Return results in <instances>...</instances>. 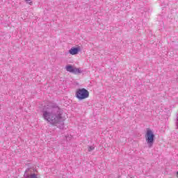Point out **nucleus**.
<instances>
[{
  "mask_svg": "<svg viewBox=\"0 0 178 178\" xmlns=\"http://www.w3.org/2000/svg\"><path fill=\"white\" fill-rule=\"evenodd\" d=\"M24 1H26V2H29V1H31V0H24Z\"/></svg>",
  "mask_w": 178,
  "mask_h": 178,
  "instance_id": "10",
  "label": "nucleus"
},
{
  "mask_svg": "<svg viewBox=\"0 0 178 178\" xmlns=\"http://www.w3.org/2000/svg\"><path fill=\"white\" fill-rule=\"evenodd\" d=\"M154 138L155 135L154 134V131L147 129L145 134V140L149 148H152V145H154Z\"/></svg>",
  "mask_w": 178,
  "mask_h": 178,
  "instance_id": "3",
  "label": "nucleus"
},
{
  "mask_svg": "<svg viewBox=\"0 0 178 178\" xmlns=\"http://www.w3.org/2000/svg\"><path fill=\"white\" fill-rule=\"evenodd\" d=\"M72 73L74 74H80L83 73V71L81 70V68H77L76 67H74Z\"/></svg>",
  "mask_w": 178,
  "mask_h": 178,
  "instance_id": "6",
  "label": "nucleus"
},
{
  "mask_svg": "<svg viewBox=\"0 0 178 178\" xmlns=\"http://www.w3.org/2000/svg\"><path fill=\"white\" fill-rule=\"evenodd\" d=\"M42 118L44 120L52 124H61L63 126L65 122V117H63V112L58 106H49L42 111Z\"/></svg>",
  "mask_w": 178,
  "mask_h": 178,
  "instance_id": "1",
  "label": "nucleus"
},
{
  "mask_svg": "<svg viewBox=\"0 0 178 178\" xmlns=\"http://www.w3.org/2000/svg\"><path fill=\"white\" fill-rule=\"evenodd\" d=\"M79 52H80L79 47H72L69 50V54H70V55H77Z\"/></svg>",
  "mask_w": 178,
  "mask_h": 178,
  "instance_id": "5",
  "label": "nucleus"
},
{
  "mask_svg": "<svg viewBox=\"0 0 178 178\" xmlns=\"http://www.w3.org/2000/svg\"><path fill=\"white\" fill-rule=\"evenodd\" d=\"M24 178H38V177H37V175H35V173H31V172H30V168H28L25 171Z\"/></svg>",
  "mask_w": 178,
  "mask_h": 178,
  "instance_id": "4",
  "label": "nucleus"
},
{
  "mask_svg": "<svg viewBox=\"0 0 178 178\" xmlns=\"http://www.w3.org/2000/svg\"><path fill=\"white\" fill-rule=\"evenodd\" d=\"M94 149H95V147L94 146H89L88 148V151L89 152H91V151H94Z\"/></svg>",
  "mask_w": 178,
  "mask_h": 178,
  "instance_id": "8",
  "label": "nucleus"
},
{
  "mask_svg": "<svg viewBox=\"0 0 178 178\" xmlns=\"http://www.w3.org/2000/svg\"><path fill=\"white\" fill-rule=\"evenodd\" d=\"M75 97L79 101H83L84 99H87V98L90 97V92L84 88H79L76 90Z\"/></svg>",
  "mask_w": 178,
  "mask_h": 178,
  "instance_id": "2",
  "label": "nucleus"
},
{
  "mask_svg": "<svg viewBox=\"0 0 178 178\" xmlns=\"http://www.w3.org/2000/svg\"><path fill=\"white\" fill-rule=\"evenodd\" d=\"M29 5H33V2L32 1L29 2Z\"/></svg>",
  "mask_w": 178,
  "mask_h": 178,
  "instance_id": "9",
  "label": "nucleus"
},
{
  "mask_svg": "<svg viewBox=\"0 0 178 178\" xmlns=\"http://www.w3.org/2000/svg\"><path fill=\"white\" fill-rule=\"evenodd\" d=\"M74 69V67L72 65H67L65 66V70L67 72H69L70 73H73V70Z\"/></svg>",
  "mask_w": 178,
  "mask_h": 178,
  "instance_id": "7",
  "label": "nucleus"
}]
</instances>
